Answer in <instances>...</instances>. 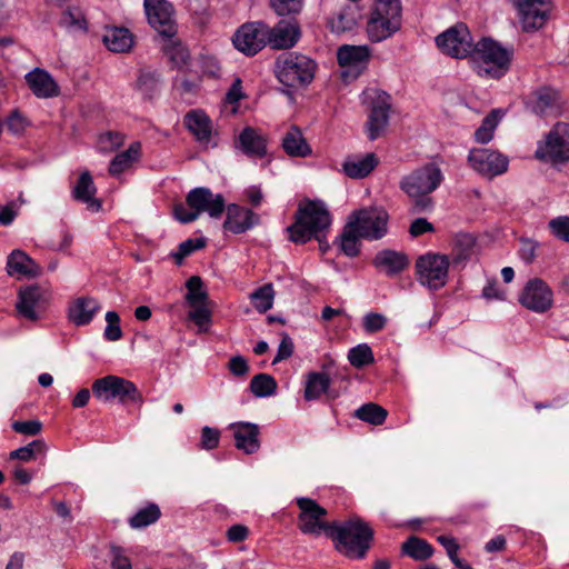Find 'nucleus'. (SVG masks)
<instances>
[{
  "mask_svg": "<svg viewBox=\"0 0 569 569\" xmlns=\"http://www.w3.org/2000/svg\"><path fill=\"white\" fill-rule=\"evenodd\" d=\"M443 180L441 169L435 163H427L400 181V189L410 198L409 212L412 214L431 212L435 208L433 198L430 196Z\"/></svg>",
  "mask_w": 569,
  "mask_h": 569,
  "instance_id": "f257e3e1",
  "label": "nucleus"
},
{
  "mask_svg": "<svg viewBox=\"0 0 569 569\" xmlns=\"http://www.w3.org/2000/svg\"><path fill=\"white\" fill-rule=\"evenodd\" d=\"M330 224L331 216L326 204L320 200H308L299 206L295 222L286 230L295 243H306L316 239L322 247V238L326 237Z\"/></svg>",
  "mask_w": 569,
  "mask_h": 569,
  "instance_id": "f03ea898",
  "label": "nucleus"
},
{
  "mask_svg": "<svg viewBox=\"0 0 569 569\" xmlns=\"http://www.w3.org/2000/svg\"><path fill=\"white\" fill-rule=\"evenodd\" d=\"M512 56L511 48L502 47L490 38H482L475 44L470 58L479 76L500 79L508 72Z\"/></svg>",
  "mask_w": 569,
  "mask_h": 569,
  "instance_id": "7ed1b4c3",
  "label": "nucleus"
},
{
  "mask_svg": "<svg viewBox=\"0 0 569 569\" xmlns=\"http://www.w3.org/2000/svg\"><path fill=\"white\" fill-rule=\"evenodd\" d=\"M330 536L339 552L351 559H362L373 538L372 529L360 518L330 526Z\"/></svg>",
  "mask_w": 569,
  "mask_h": 569,
  "instance_id": "20e7f679",
  "label": "nucleus"
},
{
  "mask_svg": "<svg viewBox=\"0 0 569 569\" xmlns=\"http://www.w3.org/2000/svg\"><path fill=\"white\" fill-rule=\"evenodd\" d=\"M226 210V201L222 194H214L209 188L198 187L190 190L184 203L173 207V214L182 223H189L207 212L211 218L218 219Z\"/></svg>",
  "mask_w": 569,
  "mask_h": 569,
  "instance_id": "39448f33",
  "label": "nucleus"
},
{
  "mask_svg": "<svg viewBox=\"0 0 569 569\" xmlns=\"http://www.w3.org/2000/svg\"><path fill=\"white\" fill-rule=\"evenodd\" d=\"M316 69L315 60L297 52L283 53L276 61L277 78L292 88L309 84L315 78Z\"/></svg>",
  "mask_w": 569,
  "mask_h": 569,
  "instance_id": "423d86ee",
  "label": "nucleus"
},
{
  "mask_svg": "<svg viewBox=\"0 0 569 569\" xmlns=\"http://www.w3.org/2000/svg\"><path fill=\"white\" fill-rule=\"evenodd\" d=\"M400 26L401 3L376 1V6L367 22L369 39L373 42H380L398 31Z\"/></svg>",
  "mask_w": 569,
  "mask_h": 569,
  "instance_id": "0eeeda50",
  "label": "nucleus"
},
{
  "mask_svg": "<svg viewBox=\"0 0 569 569\" xmlns=\"http://www.w3.org/2000/svg\"><path fill=\"white\" fill-rule=\"evenodd\" d=\"M92 393L104 402L114 399L122 405L142 401V395L133 382L113 375L94 380Z\"/></svg>",
  "mask_w": 569,
  "mask_h": 569,
  "instance_id": "6e6552de",
  "label": "nucleus"
},
{
  "mask_svg": "<svg viewBox=\"0 0 569 569\" xmlns=\"http://www.w3.org/2000/svg\"><path fill=\"white\" fill-rule=\"evenodd\" d=\"M362 102L369 108L367 121L368 138L376 140L389 122L390 96L379 89L368 88L362 92Z\"/></svg>",
  "mask_w": 569,
  "mask_h": 569,
  "instance_id": "1a4fd4ad",
  "label": "nucleus"
},
{
  "mask_svg": "<svg viewBox=\"0 0 569 569\" xmlns=\"http://www.w3.org/2000/svg\"><path fill=\"white\" fill-rule=\"evenodd\" d=\"M388 212L382 208L369 207L352 211L348 222L366 240H380L388 231Z\"/></svg>",
  "mask_w": 569,
  "mask_h": 569,
  "instance_id": "9d476101",
  "label": "nucleus"
},
{
  "mask_svg": "<svg viewBox=\"0 0 569 569\" xmlns=\"http://www.w3.org/2000/svg\"><path fill=\"white\" fill-rule=\"evenodd\" d=\"M417 280L430 290H439L448 280L449 258L446 254L428 252L416 260Z\"/></svg>",
  "mask_w": 569,
  "mask_h": 569,
  "instance_id": "9b49d317",
  "label": "nucleus"
},
{
  "mask_svg": "<svg viewBox=\"0 0 569 569\" xmlns=\"http://www.w3.org/2000/svg\"><path fill=\"white\" fill-rule=\"evenodd\" d=\"M438 48L447 56L462 59L471 56L475 44L469 29L463 23H457L436 38Z\"/></svg>",
  "mask_w": 569,
  "mask_h": 569,
  "instance_id": "f8f14e48",
  "label": "nucleus"
},
{
  "mask_svg": "<svg viewBox=\"0 0 569 569\" xmlns=\"http://www.w3.org/2000/svg\"><path fill=\"white\" fill-rule=\"evenodd\" d=\"M51 295L48 289L39 284H31L19 290L16 308L18 313L30 320H39L47 309Z\"/></svg>",
  "mask_w": 569,
  "mask_h": 569,
  "instance_id": "ddd939ff",
  "label": "nucleus"
},
{
  "mask_svg": "<svg viewBox=\"0 0 569 569\" xmlns=\"http://www.w3.org/2000/svg\"><path fill=\"white\" fill-rule=\"evenodd\" d=\"M539 159H548L553 162L569 160V123L559 122L548 133L543 147L536 151Z\"/></svg>",
  "mask_w": 569,
  "mask_h": 569,
  "instance_id": "4468645a",
  "label": "nucleus"
},
{
  "mask_svg": "<svg viewBox=\"0 0 569 569\" xmlns=\"http://www.w3.org/2000/svg\"><path fill=\"white\" fill-rule=\"evenodd\" d=\"M268 39V26L262 22L242 24L233 34L236 49L246 56H254L264 48Z\"/></svg>",
  "mask_w": 569,
  "mask_h": 569,
  "instance_id": "2eb2a0df",
  "label": "nucleus"
},
{
  "mask_svg": "<svg viewBox=\"0 0 569 569\" xmlns=\"http://www.w3.org/2000/svg\"><path fill=\"white\" fill-rule=\"evenodd\" d=\"M468 162L475 171L490 178L502 174L508 169L507 157L487 148L472 149Z\"/></svg>",
  "mask_w": 569,
  "mask_h": 569,
  "instance_id": "dca6fc26",
  "label": "nucleus"
},
{
  "mask_svg": "<svg viewBox=\"0 0 569 569\" xmlns=\"http://www.w3.org/2000/svg\"><path fill=\"white\" fill-rule=\"evenodd\" d=\"M519 302L528 310L542 313L552 307L553 293L543 280L535 278L526 283Z\"/></svg>",
  "mask_w": 569,
  "mask_h": 569,
  "instance_id": "f3484780",
  "label": "nucleus"
},
{
  "mask_svg": "<svg viewBox=\"0 0 569 569\" xmlns=\"http://www.w3.org/2000/svg\"><path fill=\"white\" fill-rule=\"evenodd\" d=\"M144 10L150 26L161 36L172 38L176 34L173 7L166 0H144Z\"/></svg>",
  "mask_w": 569,
  "mask_h": 569,
  "instance_id": "a211bd4d",
  "label": "nucleus"
},
{
  "mask_svg": "<svg viewBox=\"0 0 569 569\" xmlns=\"http://www.w3.org/2000/svg\"><path fill=\"white\" fill-rule=\"evenodd\" d=\"M518 12L522 29L527 32L540 29L547 21L546 0H509Z\"/></svg>",
  "mask_w": 569,
  "mask_h": 569,
  "instance_id": "6ab92c4d",
  "label": "nucleus"
},
{
  "mask_svg": "<svg viewBox=\"0 0 569 569\" xmlns=\"http://www.w3.org/2000/svg\"><path fill=\"white\" fill-rule=\"evenodd\" d=\"M297 505L301 512L299 515V528L303 533L320 535L322 530H330L322 521L327 510L310 498H298Z\"/></svg>",
  "mask_w": 569,
  "mask_h": 569,
  "instance_id": "aec40b11",
  "label": "nucleus"
},
{
  "mask_svg": "<svg viewBox=\"0 0 569 569\" xmlns=\"http://www.w3.org/2000/svg\"><path fill=\"white\" fill-rule=\"evenodd\" d=\"M236 150L241 151L248 158L260 159L267 156V138L262 132L252 127H246L234 139Z\"/></svg>",
  "mask_w": 569,
  "mask_h": 569,
  "instance_id": "412c9836",
  "label": "nucleus"
},
{
  "mask_svg": "<svg viewBox=\"0 0 569 569\" xmlns=\"http://www.w3.org/2000/svg\"><path fill=\"white\" fill-rule=\"evenodd\" d=\"M227 217L223 229L234 234H240L260 223L259 214L252 210L231 203L226 207Z\"/></svg>",
  "mask_w": 569,
  "mask_h": 569,
  "instance_id": "4be33fe9",
  "label": "nucleus"
},
{
  "mask_svg": "<svg viewBox=\"0 0 569 569\" xmlns=\"http://www.w3.org/2000/svg\"><path fill=\"white\" fill-rule=\"evenodd\" d=\"M228 429L232 431L234 446L247 455L257 452L260 448V428L251 422H232Z\"/></svg>",
  "mask_w": 569,
  "mask_h": 569,
  "instance_id": "5701e85b",
  "label": "nucleus"
},
{
  "mask_svg": "<svg viewBox=\"0 0 569 569\" xmlns=\"http://www.w3.org/2000/svg\"><path fill=\"white\" fill-rule=\"evenodd\" d=\"M337 59L339 64L347 69L345 74L351 73L356 78L367 66L369 50L363 46L345 44L338 49Z\"/></svg>",
  "mask_w": 569,
  "mask_h": 569,
  "instance_id": "b1692460",
  "label": "nucleus"
},
{
  "mask_svg": "<svg viewBox=\"0 0 569 569\" xmlns=\"http://www.w3.org/2000/svg\"><path fill=\"white\" fill-rule=\"evenodd\" d=\"M300 36V28L296 22L281 20L273 28L268 27L267 43L274 49H288L298 42Z\"/></svg>",
  "mask_w": 569,
  "mask_h": 569,
  "instance_id": "393cba45",
  "label": "nucleus"
},
{
  "mask_svg": "<svg viewBox=\"0 0 569 569\" xmlns=\"http://www.w3.org/2000/svg\"><path fill=\"white\" fill-rule=\"evenodd\" d=\"M372 264L376 269L392 278L400 274L408 267L409 259L402 251L383 249L376 253Z\"/></svg>",
  "mask_w": 569,
  "mask_h": 569,
  "instance_id": "a878e982",
  "label": "nucleus"
},
{
  "mask_svg": "<svg viewBox=\"0 0 569 569\" xmlns=\"http://www.w3.org/2000/svg\"><path fill=\"white\" fill-rule=\"evenodd\" d=\"M528 107L536 114H556L560 110L559 92L551 88H542L530 97Z\"/></svg>",
  "mask_w": 569,
  "mask_h": 569,
  "instance_id": "bb28decb",
  "label": "nucleus"
},
{
  "mask_svg": "<svg viewBox=\"0 0 569 569\" xmlns=\"http://www.w3.org/2000/svg\"><path fill=\"white\" fill-rule=\"evenodd\" d=\"M99 309L100 305L94 298L79 297L70 303L68 318L78 327L86 326L91 322Z\"/></svg>",
  "mask_w": 569,
  "mask_h": 569,
  "instance_id": "cd10ccee",
  "label": "nucleus"
},
{
  "mask_svg": "<svg viewBox=\"0 0 569 569\" xmlns=\"http://www.w3.org/2000/svg\"><path fill=\"white\" fill-rule=\"evenodd\" d=\"M26 81L38 98L54 97L59 92L58 84L53 78L44 70L36 68L26 74Z\"/></svg>",
  "mask_w": 569,
  "mask_h": 569,
  "instance_id": "c85d7f7f",
  "label": "nucleus"
},
{
  "mask_svg": "<svg viewBox=\"0 0 569 569\" xmlns=\"http://www.w3.org/2000/svg\"><path fill=\"white\" fill-rule=\"evenodd\" d=\"M7 270L10 276L37 277L41 273L39 264L21 250H13L7 260Z\"/></svg>",
  "mask_w": 569,
  "mask_h": 569,
  "instance_id": "c756f323",
  "label": "nucleus"
},
{
  "mask_svg": "<svg viewBox=\"0 0 569 569\" xmlns=\"http://www.w3.org/2000/svg\"><path fill=\"white\" fill-rule=\"evenodd\" d=\"M96 192L97 188L91 174L88 171L82 172L72 190L74 199L86 203L88 209L99 211L101 201L94 198Z\"/></svg>",
  "mask_w": 569,
  "mask_h": 569,
  "instance_id": "7c9ffc66",
  "label": "nucleus"
},
{
  "mask_svg": "<svg viewBox=\"0 0 569 569\" xmlns=\"http://www.w3.org/2000/svg\"><path fill=\"white\" fill-rule=\"evenodd\" d=\"M375 153H367L365 157H349L342 164L343 172L351 179L367 177L378 164Z\"/></svg>",
  "mask_w": 569,
  "mask_h": 569,
  "instance_id": "2f4dec72",
  "label": "nucleus"
},
{
  "mask_svg": "<svg viewBox=\"0 0 569 569\" xmlns=\"http://www.w3.org/2000/svg\"><path fill=\"white\" fill-rule=\"evenodd\" d=\"M184 124L196 139L208 146L211 138V123L202 111H190L184 117Z\"/></svg>",
  "mask_w": 569,
  "mask_h": 569,
  "instance_id": "473e14b6",
  "label": "nucleus"
},
{
  "mask_svg": "<svg viewBox=\"0 0 569 569\" xmlns=\"http://www.w3.org/2000/svg\"><path fill=\"white\" fill-rule=\"evenodd\" d=\"M102 40L104 46L113 52H127L133 46V37L126 28H108Z\"/></svg>",
  "mask_w": 569,
  "mask_h": 569,
  "instance_id": "72a5a7b5",
  "label": "nucleus"
},
{
  "mask_svg": "<svg viewBox=\"0 0 569 569\" xmlns=\"http://www.w3.org/2000/svg\"><path fill=\"white\" fill-rule=\"evenodd\" d=\"M330 378L325 372H309L307 376L305 399L317 400L326 393L328 398L333 399L336 395L329 391Z\"/></svg>",
  "mask_w": 569,
  "mask_h": 569,
  "instance_id": "f704fd0d",
  "label": "nucleus"
},
{
  "mask_svg": "<svg viewBox=\"0 0 569 569\" xmlns=\"http://www.w3.org/2000/svg\"><path fill=\"white\" fill-rule=\"evenodd\" d=\"M282 148L290 157L305 158L311 153V149L302 136V132L292 127L282 139Z\"/></svg>",
  "mask_w": 569,
  "mask_h": 569,
  "instance_id": "c9c22d12",
  "label": "nucleus"
},
{
  "mask_svg": "<svg viewBox=\"0 0 569 569\" xmlns=\"http://www.w3.org/2000/svg\"><path fill=\"white\" fill-rule=\"evenodd\" d=\"M476 239L470 233H458L452 240L451 260L452 263L459 264L473 253Z\"/></svg>",
  "mask_w": 569,
  "mask_h": 569,
  "instance_id": "e433bc0d",
  "label": "nucleus"
},
{
  "mask_svg": "<svg viewBox=\"0 0 569 569\" xmlns=\"http://www.w3.org/2000/svg\"><path fill=\"white\" fill-rule=\"evenodd\" d=\"M141 144L140 142H133L129 148L117 154L110 162L109 173L111 176H119L124 170L129 169L134 161L140 157Z\"/></svg>",
  "mask_w": 569,
  "mask_h": 569,
  "instance_id": "4c0bfd02",
  "label": "nucleus"
},
{
  "mask_svg": "<svg viewBox=\"0 0 569 569\" xmlns=\"http://www.w3.org/2000/svg\"><path fill=\"white\" fill-rule=\"evenodd\" d=\"M401 550L410 558L420 561L430 558L433 553V548L429 542L415 536L402 543Z\"/></svg>",
  "mask_w": 569,
  "mask_h": 569,
  "instance_id": "58836bf2",
  "label": "nucleus"
},
{
  "mask_svg": "<svg viewBox=\"0 0 569 569\" xmlns=\"http://www.w3.org/2000/svg\"><path fill=\"white\" fill-rule=\"evenodd\" d=\"M360 239L363 238L360 237L356 228L347 221L340 236V248L342 252L351 258L357 257L360 253Z\"/></svg>",
  "mask_w": 569,
  "mask_h": 569,
  "instance_id": "ea45409f",
  "label": "nucleus"
},
{
  "mask_svg": "<svg viewBox=\"0 0 569 569\" xmlns=\"http://www.w3.org/2000/svg\"><path fill=\"white\" fill-rule=\"evenodd\" d=\"M387 410L375 402H368L355 411V417L373 426H380L387 418Z\"/></svg>",
  "mask_w": 569,
  "mask_h": 569,
  "instance_id": "a19ab883",
  "label": "nucleus"
},
{
  "mask_svg": "<svg viewBox=\"0 0 569 569\" xmlns=\"http://www.w3.org/2000/svg\"><path fill=\"white\" fill-rule=\"evenodd\" d=\"M249 389L258 398L270 397L277 391V381L268 373H258L251 379Z\"/></svg>",
  "mask_w": 569,
  "mask_h": 569,
  "instance_id": "79ce46f5",
  "label": "nucleus"
},
{
  "mask_svg": "<svg viewBox=\"0 0 569 569\" xmlns=\"http://www.w3.org/2000/svg\"><path fill=\"white\" fill-rule=\"evenodd\" d=\"M501 119L499 110H491L482 120L481 126L475 132V139L479 143H488L492 137L495 129L497 128Z\"/></svg>",
  "mask_w": 569,
  "mask_h": 569,
  "instance_id": "37998d69",
  "label": "nucleus"
},
{
  "mask_svg": "<svg viewBox=\"0 0 569 569\" xmlns=\"http://www.w3.org/2000/svg\"><path fill=\"white\" fill-rule=\"evenodd\" d=\"M249 298L257 311L260 313L267 312L273 305L274 291L272 284L267 283L259 287L250 293Z\"/></svg>",
  "mask_w": 569,
  "mask_h": 569,
  "instance_id": "c03bdc74",
  "label": "nucleus"
},
{
  "mask_svg": "<svg viewBox=\"0 0 569 569\" xmlns=\"http://www.w3.org/2000/svg\"><path fill=\"white\" fill-rule=\"evenodd\" d=\"M161 516L158 505L149 503L147 507L138 510L129 520L132 528L140 529L154 523Z\"/></svg>",
  "mask_w": 569,
  "mask_h": 569,
  "instance_id": "a18cd8bd",
  "label": "nucleus"
},
{
  "mask_svg": "<svg viewBox=\"0 0 569 569\" xmlns=\"http://www.w3.org/2000/svg\"><path fill=\"white\" fill-rule=\"evenodd\" d=\"M166 56L173 63L174 67L182 69L189 59V53L186 47H183L180 42L168 38L167 43L163 47Z\"/></svg>",
  "mask_w": 569,
  "mask_h": 569,
  "instance_id": "49530a36",
  "label": "nucleus"
},
{
  "mask_svg": "<svg viewBox=\"0 0 569 569\" xmlns=\"http://www.w3.org/2000/svg\"><path fill=\"white\" fill-rule=\"evenodd\" d=\"M187 295L186 300L188 305H199L202 302H208V293L203 289L202 279L199 276H192L188 279L187 283Z\"/></svg>",
  "mask_w": 569,
  "mask_h": 569,
  "instance_id": "de8ad7c7",
  "label": "nucleus"
},
{
  "mask_svg": "<svg viewBox=\"0 0 569 569\" xmlns=\"http://www.w3.org/2000/svg\"><path fill=\"white\" fill-rule=\"evenodd\" d=\"M160 77L152 71H141L137 80V89L148 99H151L159 89Z\"/></svg>",
  "mask_w": 569,
  "mask_h": 569,
  "instance_id": "09e8293b",
  "label": "nucleus"
},
{
  "mask_svg": "<svg viewBox=\"0 0 569 569\" xmlns=\"http://www.w3.org/2000/svg\"><path fill=\"white\" fill-rule=\"evenodd\" d=\"M348 360L355 368H362L371 365L375 357L371 348L367 343H361L349 350Z\"/></svg>",
  "mask_w": 569,
  "mask_h": 569,
  "instance_id": "8fccbe9b",
  "label": "nucleus"
},
{
  "mask_svg": "<svg viewBox=\"0 0 569 569\" xmlns=\"http://www.w3.org/2000/svg\"><path fill=\"white\" fill-rule=\"evenodd\" d=\"M547 228L552 237L569 243V216H558L550 219Z\"/></svg>",
  "mask_w": 569,
  "mask_h": 569,
  "instance_id": "3c124183",
  "label": "nucleus"
},
{
  "mask_svg": "<svg viewBox=\"0 0 569 569\" xmlns=\"http://www.w3.org/2000/svg\"><path fill=\"white\" fill-rule=\"evenodd\" d=\"M44 451V443L41 440H33L24 447H20L10 452V459H19L21 461H30L36 458L37 452Z\"/></svg>",
  "mask_w": 569,
  "mask_h": 569,
  "instance_id": "603ef678",
  "label": "nucleus"
},
{
  "mask_svg": "<svg viewBox=\"0 0 569 569\" xmlns=\"http://www.w3.org/2000/svg\"><path fill=\"white\" fill-rule=\"evenodd\" d=\"M61 24L68 29L84 30L86 20L83 13L78 8L67 9L61 17Z\"/></svg>",
  "mask_w": 569,
  "mask_h": 569,
  "instance_id": "864d4df0",
  "label": "nucleus"
},
{
  "mask_svg": "<svg viewBox=\"0 0 569 569\" xmlns=\"http://www.w3.org/2000/svg\"><path fill=\"white\" fill-rule=\"evenodd\" d=\"M107 327L104 328L103 337L108 341H118L122 338V330L120 327V317L116 311H108L106 313Z\"/></svg>",
  "mask_w": 569,
  "mask_h": 569,
  "instance_id": "5fc2aeb1",
  "label": "nucleus"
},
{
  "mask_svg": "<svg viewBox=\"0 0 569 569\" xmlns=\"http://www.w3.org/2000/svg\"><path fill=\"white\" fill-rule=\"evenodd\" d=\"M189 306L192 308L188 313L189 319H191L200 329L207 328L211 321V311L208 308V302Z\"/></svg>",
  "mask_w": 569,
  "mask_h": 569,
  "instance_id": "6e6d98bb",
  "label": "nucleus"
},
{
  "mask_svg": "<svg viewBox=\"0 0 569 569\" xmlns=\"http://www.w3.org/2000/svg\"><path fill=\"white\" fill-rule=\"evenodd\" d=\"M206 244L203 239H187L181 242L176 252H172V258L177 264H181L186 257L191 254L197 249L203 248Z\"/></svg>",
  "mask_w": 569,
  "mask_h": 569,
  "instance_id": "4d7b16f0",
  "label": "nucleus"
},
{
  "mask_svg": "<svg viewBox=\"0 0 569 569\" xmlns=\"http://www.w3.org/2000/svg\"><path fill=\"white\" fill-rule=\"evenodd\" d=\"M388 319L379 312H368L362 319L363 329L368 333H376L385 329Z\"/></svg>",
  "mask_w": 569,
  "mask_h": 569,
  "instance_id": "13d9d810",
  "label": "nucleus"
},
{
  "mask_svg": "<svg viewBox=\"0 0 569 569\" xmlns=\"http://www.w3.org/2000/svg\"><path fill=\"white\" fill-rule=\"evenodd\" d=\"M302 3V0H270L271 8L279 16H289L300 12Z\"/></svg>",
  "mask_w": 569,
  "mask_h": 569,
  "instance_id": "bf43d9fd",
  "label": "nucleus"
},
{
  "mask_svg": "<svg viewBox=\"0 0 569 569\" xmlns=\"http://www.w3.org/2000/svg\"><path fill=\"white\" fill-rule=\"evenodd\" d=\"M437 540L446 549L448 557L457 568H462L463 561L458 557L459 545L456 539L449 536H439Z\"/></svg>",
  "mask_w": 569,
  "mask_h": 569,
  "instance_id": "052dcab7",
  "label": "nucleus"
},
{
  "mask_svg": "<svg viewBox=\"0 0 569 569\" xmlns=\"http://www.w3.org/2000/svg\"><path fill=\"white\" fill-rule=\"evenodd\" d=\"M123 136L119 132H107L102 134L99 139V148L102 151H112L123 143Z\"/></svg>",
  "mask_w": 569,
  "mask_h": 569,
  "instance_id": "680f3d73",
  "label": "nucleus"
},
{
  "mask_svg": "<svg viewBox=\"0 0 569 569\" xmlns=\"http://www.w3.org/2000/svg\"><path fill=\"white\" fill-rule=\"evenodd\" d=\"M6 124L12 134L19 136L26 130L28 121L19 111L14 110L8 117Z\"/></svg>",
  "mask_w": 569,
  "mask_h": 569,
  "instance_id": "e2e57ef3",
  "label": "nucleus"
},
{
  "mask_svg": "<svg viewBox=\"0 0 569 569\" xmlns=\"http://www.w3.org/2000/svg\"><path fill=\"white\" fill-rule=\"evenodd\" d=\"M220 440V431L216 428L203 427L201 430V448L212 450L218 447Z\"/></svg>",
  "mask_w": 569,
  "mask_h": 569,
  "instance_id": "0e129e2a",
  "label": "nucleus"
},
{
  "mask_svg": "<svg viewBox=\"0 0 569 569\" xmlns=\"http://www.w3.org/2000/svg\"><path fill=\"white\" fill-rule=\"evenodd\" d=\"M11 427L18 433L36 436L41 431L42 423L39 420L14 421Z\"/></svg>",
  "mask_w": 569,
  "mask_h": 569,
  "instance_id": "69168bd1",
  "label": "nucleus"
},
{
  "mask_svg": "<svg viewBox=\"0 0 569 569\" xmlns=\"http://www.w3.org/2000/svg\"><path fill=\"white\" fill-rule=\"evenodd\" d=\"M228 369L236 377H244L249 372V365L244 357L238 355L229 359Z\"/></svg>",
  "mask_w": 569,
  "mask_h": 569,
  "instance_id": "338daca9",
  "label": "nucleus"
},
{
  "mask_svg": "<svg viewBox=\"0 0 569 569\" xmlns=\"http://www.w3.org/2000/svg\"><path fill=\"white\" fill-rule=\"evenodd\" d=\"M110 552L112 569H131V562L129 558L122 553L121 548L112 546Z\"/></svg>",
  "mask_w": 569,
  "mask_h": 569,
  "instance_id": "774afa93",
  "label": "nucleus"
}]
</instances>
